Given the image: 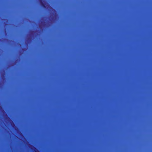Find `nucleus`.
I'll use <instances>...</instances> for the list:
<instances>
[{"label":"nucleus","mask_w":152,"mask_h":152,"mask_svg":"<svg viewBox=\"0 0 152 152\" xmlns=\"http://www.w3.org/2000/svg\"><path fill=\"white\" fill-rule=\"evenodd\" d=\"M41 3V5L42 7H45V6L44 3H43L42 1V0H39Z\"/></svg>","instance_id":"nucleus-1"}]
</instances>
